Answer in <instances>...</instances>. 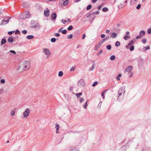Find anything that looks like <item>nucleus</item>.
I'll return each instance as SVG.
<instances>
[{"mask_svg":"<svg viewBox=\"0 0 151 151\" xmlns=\"http://www.w3.org/2000/svg\"><path fill=\"white\" fill-rule=\"evenodd\" d=\"M30 15L29 12L28 11H27L24 12L22 15L20 16L19 19L22 20L25 19L29 17Z\"/></svg>","mask_w":151,"mask_h":151,"instance_id":"obj_1","label":"nucleus"},{"mask_svg":"<svg viewBox=\"0 0 151 151\" xmlns=\"http://www.w3.org/2000/svg\"><path fill=\"white\" fill-rule=\"evenodd\" d=\"M30 27L32 28L38 29L40 28V25L37 21L32 20L30 23Z\"/></svg>","mask_w":151,"mask_h":151,"instance_id":"obj_2","label":"nucleus"},{"mask_svg":"<svg viewBox=\"0 0 151 151\" xmlns=\"http://www.w3.org/2000/svg\"><path fill=\"white\" fill-rule=\"evenodd\" d=\"M22 65L24 69V70L28 69L30 68V62L29 61H24Z\"/></svg>","mask_w":151,"mask_h":151,"instance_id":"obj_3","label":"nucleus"},{"mask_svg":"<svg viewBox=\"0 0 151 151\" xmlns=\"http://www.w3.org/2000/svg\"><path fill=\"white\" fill-rule=\"evenodd\" d=\"M137 62H138V66L139 67L142 68L144 64L143 59L141 58H139L138 60L137 61Z\"/></svg>","mask_w":151,"mask_h":151,"instance_id":"obj_4","label":"nucleus"},{"mask_svg":"<svg viewBox=\"0 0 151 151\" xmlns=\"http://www.w3.org/2000/svg\"><path fill=\"white\" fill-rule=\"evenodd\" d=\"M145 32L144 30H141L139 33V35L136 36V38L137 39L141 38L143 36L145 35Z\"/></svg>","mask_w":151,"mask_h":151,"instance_id":"obj_5","label":"nucleus"},{"mask_svg":"<svg viewBox=\"0 0 151 151\" xmlns=\"http://www.w3.org/2000/svg\"><path fill=\"white\" fill-rule=\"evenodd\" d=\"M77 85L78 86H82L84 87L86 86L84 81L82 79H81L78 82Z\"/></svg>","mask_w":151,"mask_h":151,"instance_id":"obj_6","label":"nucleus"},{"mask_svg":"<svg viewBox=\"0 0 151 151\" xmlns=\"http://www.w3.org/2000/svg\"><path fill=\"white\" fill-rule=\"evenodd\" d=\"M125 92V89L124 87L120 88L118 91V94H124Z\"/></svg>","mask_w":151,"mask_h":151,"instance_id":"obj_7","label":"nucleus"},{"mask_svg":"<svg viewBox=\"0 0 151 151\" xmlns=\"http://www.w3.org/2000/svg\"><path fill=\"white\" fill-rule=\"evenodd\" d=\"M43 50L45 54L47 56H49L50 55L51 52L49 49L47 48L43 49Z\"/></svg>","mask_w":151,"mask_h":151,"instance_id":"obj_8","label":"nucleus"},{"mask_svg":"<svg viewBox=\"0 0 151 151\" xmlns=\"http://www.w3.org/2000/svg\"><path fill=\"white\" fill-rule=\"evenodd\" d=\"M30 110L29 109L27 108L26 109L25 111L24 112L23 114V117H24L26 118L30 112Z\"/></svg>","mask_w":151,"mask_h":151,"instance_id":"obj_9","label":"nucleus"},{"mask_svg":"<svg viewBox=\"0 0 151 151\" xmlns=\"http://www.w3.org/2000/svg\"><path fill=\"white\" fill-rule=\"evenodd\" d=\"M50 16L52 21H54L55 20L57 17V15L55 12H52L50 14Z\"/></svg>","mask_w":151,"mask_h":151,"instance_id":"obj_10","label":"nucleus"},{"mask_svg":"<svg viewBox=\"0 0 151 151\" xmlns=\"http://www.w3.org/2000/svg\"><path fill=\"white\" fill-rule=\"evenodd\" d=\"M6 19V18L3 19L1 22L0 25H2L3 24L4 25L8 23L10 19V18H7Z\"/></svg>","mask_w":151,"mask_h":151,"instance_id":"obj_11","label":"nucleus"},{"mask_svg":"<svg viewBox=\"0 0 151 151\" xmlns=\"http://www.w3.org/2000/svg\"><path fill=\"white\" fill-rule=\"evenodd\" d=\"M50 11L48 8H46L44 11V15L46 17H48L49 16Z\"/></svg>","mask_w":151,"mask_h":151,"instance_id":"obj_12","label":"nucleus"},{"mask_svg":"<svg viewBox=\"0 0 151 151\" xmlns=\"http://www.w3.org/2000/svg\"><path fill=\"white\" fill-rule=\"evenodd\" d=\"M133 68V67L132 66H129L127 67L125 70H124V72L125 73L126 72H131V70H132Z\"/></svg>","mask_w":151,"mask_h":151,"instance_id":"obj_13","label":"nucleus"},{"mask_svg":"<svg viewBox=\"0 0 151 151\" xmlns=\"http://www.w3.org/2000/svg\"><path fill=\"white\" fill-rule=\"evenodd\" d=\"M134 42L133 40H131L129 41L127 45L126 46V48L127 49L129 48V46L133 45L134 44Z\"/></svg>","mask_w":151,"mask_h":151,"instance_id":"obj_14","label":"nucleus"},{"mask_svg":"<svg viewBox=\"0 0 151 151\" xmlns=\"http://www.w3.org/2000/svg\"><path fill=\"white\" fill-rule=\"evenodd\" d=\"M63 1V4L64 6H67L69 3L68 0H62Z\"/></svg>","mask_w":151,"mask_h":151,"instance_id":"obj_15","label":"nucleus"},{"mask_svg":"<svg viewBox=\"0 0 151 151\" xmlns=\"http://www.w3.org/2000/svg\"><path fill=\"white\" fill-rule=\"evenodd\" d=\"M150 49V47L149 45L146 47H144L142 48V50L143 52H145L148 50H149Z\"/></svg>","mask_w":151,"mask_h":151,"instance_id":"obj_16","label":"nucleus"},{"mask_svg":"<svg viewBox=\"0 0 151 151\" xmlns=\"http://www.w3.org/2000/svg\"><path fill=\"white\" fill-rule=\"evenodd\" d=\"M117 35V34L115 32H113L111 35V37L112 38H116Z\"/></svg>","mask_w":151,"mask_h":151,"instance_id":"obj_17","label":"nucleus"},{"mask_svg":"<svg viewBox=\"0 0 151 151\" xmlns=\"http://www.w3.org/2000/svg\"><path fill=\"white\" fill-rule=\"evenodd\" d=\"M14 39L12 37H9L7 39L8 42L10 43L13 42H14Z\"/></svg>","mask_w":151,"mask_h":151,"instance_id":"obj_18","label":"nucleus"},{"mask_svg":"<svg viewBox=\"0 0 151 151\" xmlns=\"http://www.w3.org/2000/svg\"><path fill=\"white\" fill-rule=\"evenodd\" d=\"M6 42V39L3 38L2 39L1 42V45H4Z\"/></svg>","mask_w":151,"mask_h":151,"instance_id":"obj_19","label":"nucleus"},{"mask_svg":"<svg viewBox=\"0 0 151 151\" xmlns=\"http://www.w3.org/2000/svg\"><path fill=\"white\" fill-rule=\"evenodd\" d=\"M56 127L55 128H56V133H59L58 130L59 129V124H56Z\"/></svg>","mask_w":151,"mask_h":151,"instance_id":"obj_20","label":"nucleus"},{"mask_svg":"<svg viewBox=\"0 0 151 151\" xmlns=\"http://www.w3.org/2000/svg\"><path fill=\"white\" fill-rule=\"evenodd\" d=\"M79 31L78 30H76L75 32L74 35L75 37H77L79 35Z\"/></svg>","mask_w":151,"mask_h":151,"instance_id":"obj_21","label":"nucleus"},{"mask_svg":"<svg viewBox=\"0 0 151 151\" xmlns=\"http://www.w3.org/2000/svg\"><path fill=\"white\" fill-rule=\"evenodd\" d=\"M27 38L28 40H31L34 38V36L33 35H29L27 36Z\"/></svg>","mask_w":151,"mask_h":151,"instance_id":"obj_22","label":"nucleus"},{"mask_svg":"<svg viewBox=\"0 0 151 151\" xmlns=\"http://www.w3.org/2000/svg\"><path fill=\"white\" fill-rule=\"evenodd\" d=\"M22 68V70H24V69L22 65V64H21L20 65V66L19 67L17 68V70H19Z\"/></svg>","mask_w":151,"mask_h":151,"instance_id":"obj_23","label":"nucleus"},{"mask_svg":"<svg viewBox=\"0 0 151 151\" xmlns=\"http://www.w3.org/2000/svg\"><path fill=\"white\" fill-rule=\"evenodd\" d=\"M101 47V46L99 45V44L96 45L94 47V50H97L99 49L100 47Z\"/></svg>","mask_w":151,"mask_h":151,"instance_id":"obj_24","label":"nucleus"},{"mask_svg":"<svg viewBox=\"0 0 151 151\" xmlns=\"http://www.w3.org/2000/svg\"><path fill=\"white\" fill-rule=\"evenodd\" d=\"M116 59V57L114 55H112L111 56L110 59L112 61Z\"/></svg>","mask_w":151,"mask_h":151,"instance_id":"obj_25","label":"nucleus"},{"mask_svg":"<svg viewBox=\"0 0 151 151\" xmlns=\"http://www.w3.org/2000/svg\"><path fill=\"white\" fill-rule=\"evenodd\" d=\"M103 12H107L109 10V9L106 7H104L102 9Z\"/></svg>","mask_w":151,"mask_h":151,"instance_id":"obj_26","label":"nucleus"},{"mask_svg":"<svg viewBox=\"0 0 151 151\" xmlns=\"http://www.w3.org/2000/svg\"><path fill=\"white\" fill-rule=\"evenodd\" d=\"M120 45V43L118 41H117L115 43V46L116 47H118Z\"/></svg>","mask_w":151,"mask_h":151,"instance_id":"obj_27","label":"nucleus"},{"mask_svg":"<svg viewBox=\"0 0 151 151\" xmlns=\"http://www.w3.org/2000/svg\"><path fill=\"white\" fill-rule=\"evenodd\" d=\"M130 38V36H129L127 35H125L123 37V38L125 40H127Z\"/></svg>","mask_w":151,"mask_h":151,"instance_id":"obj_28","label":"nucleus"},{"mask_svg":"<svg viewBox=\"0 0 151 151\" xmlns=\"http://www.w3.org/2000/svg\"><path fill=\"white\" fill-rule=\"evenodd\" d=\"M106 47L108 50H110L111 49V46L110 45H108L106 46Z\"/></svg>","mask_w":151,"mask_h":151,"instance_id":"obj_29","label":"nucleus"},{"mask_svg":"<svg viewBox=\"0 0 151 151\" xmlns=\"http://www.w3.org/2000/svg\"><path fill=\"white\" fill-rule=\"evenodd\" d=\"M57 39H56L55 38H52L51 39V42L52 43H54L56 42V40H57Z\"/></svg>","mask_w":151,"mask_h":151,"instance_id":"obj_30","label":"nucleus"},{"mask_svg":"<svg viewBox=\"0 0 151 151\" xmlns=\"http://www.w3.org/2000/svg\"><path fill=\"white\" fill-rule=\"evenodd\" d=\"M15 34L16 35H19L20 34V32L19 29H17L15 31Z\"/></svg>","mask_w":151,"mask_h":151,"instance_id":"obj_31","label":"nucleus"},{"mask_svg":"<svg viewBox=\"0 0 151 151\" xmlns=\"http://www.w3.org/2000/svg\"><path fill=\"white\" fill-rule=\"evenodd\" d=\"M73 26L70 25L68 28L67 29L69 31H70L73 29Z\"/></svg>","mask_w":151,"mask_h":151,"instance_id":"obj_32","label":"nucleus"},{"mask_svg":"<svg viewBox=\"0 0 151 151\" xmlns=\"http://www.w3.org/2000/svg\"><path fill=\"white\" fill-rule=\"evenodd\" d=\"M92 8V6L91 4L88 5L86 7V9L87 10H88Z\"/></svg>","mask_w":151,"mask_h":151,"instance_id":"obj_33","label":"nucleus"},{"mask_svg":"<svg viewBox=\"0 0 151 151\" xmlns=\"http://www.w3.org/2000/svg\"><path fill=\"white\" fill-rule=\"evenodd\" d=\"M129 50L130 51H132L134 50V46L133 45H131V46L129 47Z\"/></svg>","mask_w":151,"mask_h":151,"instance_id":"obj_34","label":"nucleus"},{"mask_svg":"<svg viewBox=\"0 0 151 151\" xmlns=\"http://www.w3.org/2000/svg\"><path fill=\"white\" fill-rule=\"evenodd\" d=\"M69 151H78L76 147H72Z\"/></svg>","mask_w":151,"mask_h":151,"instance_id":"obj_35","label":"nucleus"},{"mask_svg":"<svg viewBox=\"0 0 151 151\" xmlns=\"http://www.w3.org/2000/svg\"><path fill=\"white\" fill-rule=\"evenodd\" d=\"M109 38V37L108 36L106 37H105L104 38L102 39L103 41L104 42L105 41H106L107 40H108Z\"/></svg>","mask_w":151,"mask_h":151,"instance_id":"obj_36","label":"nucleus"},{"mask_svg":"<svg viewBox=\"0 0 151 151\" xmlns=\"http://www.w3.org/2000/svg\"><path fill=\"white\" fill-rule=\"evenodd\" d=\"M122 151H126V147L125 146H123L121 148Z\"/></svg>","mask_w":151,"mask_h":151,"instance_id":"obj_37","label":"nucleus"},{"mask_svg":"<svg viewBox=\"0 0 151 151\" xmlns=\"http://www.w3.org/2000/svg\"><path fill=\"white\" fill-rule=\"evenodd\" d=\"M63 73L62 71H60L58 73V75L59 77H61L63 76Z\"/></svg>","mask_w":151,"mask_h":151,"instance_id":"obj_38","label":"nucleus"},{"mask_svg":"<svg viewBox=\"0 0 151 151\" xmlns=\"http://www.w3.org/2000/svg\"><path fill=\"white\" fill-rule=\"evenodd\" d=\"M73 37V35L72 34H70L67 36V38L68 39H70Z\"/></svg>","mask_w":151,"mask_h":151,"instance_id":"obj_39","label":"nucleus"},{"mask_svg":"<svg viewBox=\"0 0 151 151\" xmlns=\"http://www.w3.org/2000/svg\"><path fill=\"white\" fill-rule=\"evenodd\" d=\"M141 5L140 4H138L137 6H136V9H140L141 7Z\"/></svg>","mask_w":151,"mask_h":151,"instance_id":"obj_40","label":"nucleus"},{"mask_svg":"<svg viewBox=\"0 0 151 151\" xmlns=\"http://www.w3.org/2000/svg\"><path fill=\"white\" fill-rule=\"evenodd\" d=\"M61 32L63 34H65L67 33V31L66 29H64Z\"/></svg>","mask_w":151,"mask_h":151,"instance_id":"obj_41","label":"nucleus"},{"mask_svg":"<svg viewBox=\"0 0 151 151\" xmlns=\"http://www.w3.org/2000/svg\"><path fill=\"white\" fill-rule=\"evenodd\" d=\"M99 11H96V12H92V14L93 15H95V14H99Z\"/></svg>","mask_w":151,"mask_h":151,"instance_id":"obj_42","label":"nucleus"},{"mask_svg":"<svg viewBox=\"0 0 151 151\" xmlns=\"http://www.w3.org/2000/svg\"><path fill=\"white\" fill-rule=\"evenodd\" d=\"M88 99L87 101H86V102L85 104L84 105V106H83V107L84 108H85V109H86V108H87V102L88 101Z\"/></svg>","mask_w":151,"mask_h":151,"instance_id":"obj_43","label":"nucleus"},{"mask_svg":"<svg viewBox=\"0 0 151 151\" xmlns=\"http://www.w3.org/2000/svg\"><path fill=\"white\" fill-rule=\"evenodd\" d=\"M147 33L149 34H151V28H148L147 30Z\"/></svg>","mask_w":151,"mask_h":151,"instance_id":"obj_44","label":"nucleus"},{"mask_svg":"<svg viewBox=\"0 0 151 151\" xmlns=\"http://www.w3.org/2000/svg\"><path fill=\"white\" fill-rule=\"evenodd\" d=\"M108 91L107 89L104 90L101 93V94H104Z\"/></svg>","mask_w":151,"mask_h":151,"instance_id":"obj_45","label":"nucleus"},{"mask_svg":"<svg viewBox=\"0 0 151 151\" xmlns=\"http://www.w3.org/2000/svg\"><path fill=\"white\" fill-rule=\"evenodd\" d=\"M15 31H9L8 32V34L9 35H12V34Z\"/></svg>","mask_w":151,"mask_h":151,"instance_id":"obj_46","label":"nucleus"},{"mask_svg":"<svg viewBox=\"0 0 151 151\" xmlns=\"http://www.w3.org/2000/svg\"><path fill=\"white\" fill-rule=\"evenodd\" d=\"M94 64H93L92 67H91L89 69L90 71L93 70L94 68Z\"/></svg>","mask_w":151,"mask_h":151,"instance_id":"obj_47","label":"nucleus"},{"mask_svg":"<svg viewBox=\"0 0 151 151\" xmlns=\"http://www.w3.org/2000/svg\"><path fill=\"white\" fill-rule=\"evenodd\" d=\"M98 83V82L97 81H95L92 85V86L93 87L96 86Z\"/></svg>","mask_w":151,"mask_h":151,"instance_id":"obj_48","label":"nucleus"},{"mask_svg":"<svg viewBox=\"0 0 151 151\" xmlns=\"http://www.w3.org/2000/svg\"><path fill=\"white\" fill-rule=\"evenodd\" d=\"M15 113V111H14L13 110V111H12V112H11L10 115L11 116H13L14 115Z\"/></svg>","mask_w":151,"mask_h":151,"instance_id":"obj_49","label":"nucleus"},{"mask_svg":"<svg viewBox=\"0 0 151 151\" xmlns=\"http://www.w3.org/2000/svg\"><path fill=\"white\" fill-rule=\"evenodd\" d=\"M72 93L73 94H82V93L81 92L79 93H77V92H73Z\"/></svg>","mask_w":151,"mask_h":151,"instance_id":"obj_50","label":"nucleus"},{"mask_svg":"<svg viewBox=\"0 0 151 151\" xmlns=\"http://www.w3.org/2000/svg\"><path fill=\"white\" fill-rule=\"evenodd\" d=\"M125 5H126L125 4L124 5L122 6H121L120 5H119L118 6V7L119 9H121V8H123Z\"/></svg>","mask_w":151,"mask_h":151,"instance_id":"obj_51","label":"nucleus"},{"mask_svg":"<svg viewBox=\"0 0 151 151\" xmlns=\"http://www.w3.org/2000/svg\"><path fill=\"white\" fill-rule=\"evenodd\" d=\"M9 52L11 53H13L14 54H16L15 51L13 50H10V51H9Z\"/></svg>","mask_w":151,"mask_h":151,"instance_id":"obj_52","label":"nucleus"},{"mask_svg":"<svg viewBox=\"0 0 151 151\" xmlns=\"http://www.w3.org/2000/svg\"><path fill=\"white\" fill-rule=\"evenodd\" d=\"M104 41H103V40H101L99 42V45L101 46V45L103 44V43L104 42Z\"/></svg>","mask_w":151,"mask_h":151,"instance_id":"obj_53","label":"nucleus"},{"mask_svg":"<svg viewBox=\"0 0 151 151\" xmlns=\"http://www.w3.org/2000/svg\"><path fill=\"white\" fill-rule=\"evenodd\" d=\"M22 32L23 34H26L27 33V31L26 30H24L22 31Z\"/></svg>","mask_w":151,"mask_h":151,"instance_id":"obj_54","label":"nucleus"},{"mask_svg":"<svg viewBox=\"0 0 151 151\" xmlns=\"http://www.w3.org/2000/svg\"><path fill=\"white\" fill-rule=\"evenodd\" d=\"M5 81V80L4 79H2L0 80L1 83L2 84L4 83Z\"/></svg>","mask_w":151,"mask_h":151,"instance_id":"obj_55","label":"nucleus"},{"mask_svg":"<svg viewBox=\"0 0 151 151\" xmlns=\"http://www.w3.org/2000/svg\"><path fill=\"white\" fill-rule=\"evenodd\" d=\"M129 73L130 74L129 77L130 78H131L133 76V73L132 72H129Z\"/></svg>","mask_w":151,"mask_h":151,"instance_id":"obj_56","label":"nucleus"},{"mask_svg":"<svg viewBox=\"0 0 151 151\" xmlns=\"http://www.w3.org/2000/svg\"><path fill=\"white\" fill-rule=\"evenodd\" d=\"M54 35L56 37H58L60 36V35L59 33H55L54 34Z\"/></svg>","mask_w":151,"mask_h":151,"instance_id":"obj_57","label":"nucleus"},{"mask_svg":"<svg viewBox=\"0 0 151 151\" xmlns=\"http://www.w3.org/2000/svg\"><path fill=\"white\" fill-rule=\"evenodd\" d=\"M75 69V67H72L70 69V71H74Z\"/></svg>","mask_w":151,"mask_h":151,"instance_id":"obj_58","label":"nucleus"},{"mask_svg":"<svg viewBox=\"0 0 151 151\" xmlns=\"http://www.w3.org/2000/svg\"><path fill=\"white\" fill-rule=\"evenodd\" d=\"M142 41L143 43H145L147 42V40L146 39H143L142 40Z\"/></svg>","mask_w":151,"mask_h":151,"instance_id":"obj_59","label":"nucleus"},{"mask_svg":"<svg viewBox=\"0 0 151 151\" xmlns=\"http://www.w3.org/2000/svg\"><path fill=\"white\" fill-rule=\"evenodd\" d=\"M63 24H65L66 22H67V21L66 20H64V19H62L61 20Z\"/></svg>","mask_w":151,"mask_h":151,"instance_id":"obj_60","label":"nucleus"},{"mask_svg":"<svg viewBox=\"0 0 151 151\" xmlns=\"http://www.w3.org/2000/svg\"><path fill=\"white\" fill-rule=\"evenodd\" d=\"M103 52V51L102 50H100V52H98L97 54V55H100Z\"/></svg>","mask_w":151,"mask_h":151,"instance_id":"obj_61","label":"nucleus"},{"mask_svg":"<svg viewBox=\"0 0 151 151\" xmlns=\"http://www.w3.org/2000/svg\"><path fill=\"white\" fill-rule=\"evenodd\" d=\"M84 100V99L83 98H81L80 99V101L81 103H82Z\"/></svg>","mask_w":151,"mask_h":151,"instance_id":"obj_62","label":"nucleus"},{"mask_svg":"<svg viewBox=\"0 0 151 151\" xmlns=\"http://www.w3.org/2000/svg\"><path fill=\"white\" fill-rule=\"evenodd\" d=\"M81 47V45L80 44H79V45H77L76 48L77 49H78V48H80Z\"/></svg>","mask_w":151,"mask_h":151,"instance_id":"obj_63","label":"nucleus"},{"mask_svg":"<svg viewBox=\"0 0 151 151\" xmlns=\"http://www.w3.org/2000/svg\"><path fill=\"white\" fill-rule=\"evenodd\" d=\"M86 34H83V36H82V39H84L85 38V37H86Z\"/></svg>","mask_w":151,"mask_h":151,"instance_id":"obj_64","label":"nucleus"}]
</instances>
